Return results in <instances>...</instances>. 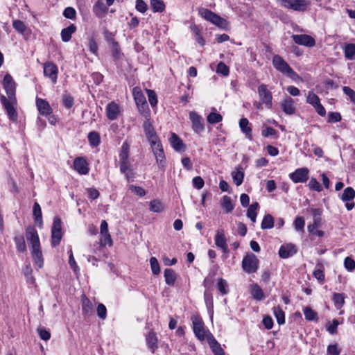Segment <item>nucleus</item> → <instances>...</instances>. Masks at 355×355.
Masks as SVG:
<instances>
[{"mask_svg":"<svg viewBox=\"0 0 355 355\" xmlns=\"http://www.w3.org/2000/svg\"><path fill=\"white\" fill-rule=\"evenodd\" d=\"M307 6L308 2L306 0H293L289 8L295 11H304Z\"/></svg>","mask_w":355,"mask_h":355,"instance_id":"c85d7f7f","label":"nucleus"},{"mask_svg":"<svg viewBox=\"0 0 355 355\" xmlns=\"http://www.w3.org/2000/svg\"><path fill=\"white\" fill-rule=\"evenodd\" d=\"M62 104L67 108H71L73 105V98L69 94H64L62 97Z\"/></svg>","mask_w":355,"mask_h":355,"instance_id":"3c124183","label":"nucleus"},{"mask_svg":"<svg viewBox=\"0 0 355 355\" xmlns=\"http://www.w3.org/2000/svg\"><path fill=\"white\" fill-rule=\"evenodd\" d=\"M36 105L40 114L42 115L47 116L52 112V109L46 100L37 98L36 99Z\"/></svg>","mask_w":355,"mask_h":355,"instance_id":"6ab92c4d","label":"nucleus"},{"mask_svg":"<svg viewBox=\"0 0 355 355\" xmlns=\"http://www.w3.org/2000/svg\"><path fill=\"white\" fill-rule=\"evenodd\" d=\"M133 96L137 105L146 104V98L139 88L133 89Z\"/></svg>","mask_w":355,"mask_h":355,"instance_id":"473e14b6","label":"nucleus"},{"mask_svg":"<svg viewBox=\"0 0 355 355\" xmlns=\"http://www.w3.org/2000/svg\"><path fill=\"white\" fill-rule=\"evenodd\" d=\"M193 329L196 336L200 340H204L205 338V331L204 324L200 318L196 316L192 317Z\"/></svg>","mask_w":355,"mask_h":355,"instance_id":"f8f14e48","label":"nucleus"},{"mask_svg":"<svg viewBox=\"0 0 355 355\" xmlns=\"http://www.w3.org/2000/svg\"><path fill=\"white\" fill-rule=\"evenodd\" d=\"M341 115L339 112H329L328 116L329 123H336L341 120Z\"/></svg>","mask_w":355,"mask_h":355,"instance_id":"338daca9","label":"nucleus"},{"mask_svg":"<svg viewBox=\"0 0 355 355\" xmlns=\"http://www.w3.org/2000/svg\"><path fill=\"white\" fill-rule=\"evenodd\" d=\"M93 310L92 302L85 296H82V312L85 317H88L92 315Z\"/></svg>","mask_w":355,"mask_h":355,"instance_id":"4be33fe9","label":"nucleus"},{"mask_svg":"<svg viewBox=\"0 0 355 355\" xmlns=\"http://www.w3.org/2000/svg\"><path fill=\"white\" fill-rule=\"evenodd\" d=\"M274 226V219L270 214L266 215L261 223V229H271Z\"/></svg>","mask_w":355,"mask_h":355,"instance_id":"ea45409f","label":"nucleus"},{"mask_svg":"<svg viewBox=\"0 0 355 355\" xmlns=\"http://www.w3.org/2000/svg\"><path fill=\"white\" fill-rule=\"evenodd\" d=\"M221 207L225 209L226 213H230L234 209L232 200L230 196H224L221 200Z\"/></svg>","mask_w":355,"mask_h":355,"instance_id":"4c0bfd02","label":"nucleus"},{"mask_svg":"<svg viewBox=\"0 0 355 355\" xmlns=\"http://www.w3.org/2000/svg\"><path fill=\"white\" fill-rule=\"evenodd\" d=\"M310 189L320 192L322 187L315 178H312L308 184Z\"/></svg>","mask_w":355,"mask_h":355,"instance_id":"603ef678","label":"nucleus"},{"mask_svg":"<svg viewBox=\"0 0 355 355\" xmlns=\"http://www.w3.org/2000/svg\"><path fill=\"white\" fill-rule=\"evenodd\" d=\"M15 242L19 252H24L26 251V245L23 236H15Z\"/></svg>","mask_w":355,"mask_h":355,"instance_id":"79ce46f5","label":"nucleus"},{"mask_svg":"<svg viewBox=\"0 0 355 355\" xmlns=\"http://www.w3.org/2000/svg\"><path fill=\"white\" fill-rule=\"evenodd\" d=\"M343 91L345 95L349 96L351 101L355 104V92L352 88L347 86L343 87Z\"/></svg>","mask_w":355,"mask_h":355,"instance_id":"0e129e2a","label":"nucleus"},{"mask_svg":"<svg viewBox=\"0 0 355 355\" xmlns=\"http://www.w3.org/2000/svg\"><path fill=\"white\" fill-rule=\"evenodd\" d=\"M259 260L254 254H247L242 261V268L247 273H254L258 269Z\"/></svg>","mask_w":355,"mask_h":355,"instance_id":"20e7f679","label":"nucleus"},{"mask_svg":"<svg viewBox=\"0 0 355 355\" xmlns=\"http://www.w3.org/2000/svg\"><path fill=\"white\" fill-rule=\"evenodd\" d=\"M129 146L126 142L122 144L121 150L119 154V161L129 160Z\"/></svg>","mask_w":355,"mask_h":355,"instance_id":"49530a36","label":"nucleus"},{"mask_svg":"<svg viewBox=\"0 0 355 355\" xmlns=\"http://www.w3.org/2000/svg\"><path fill=\"white\" fill-rule=\"evenodd\" d=\"M150 264L153 273L155 275H159L160 272V268L157 259L155 257H151L150 259Z\"/></svg>","mask_w":355,"mask_h":355,"instance_id":"8fccbe9b","label":"nucleus"},{"mask_svg":"<svg viewBox=\"0 0 355 355\" xmlns=\"http://www.w3.org/2000/svg\"><path fill=\"white\" fill-rule=\"evenodd\" d=\"M110 46L113 57L116 59H119L121 56V53L118 42H113Z\"/></svg>","mask_w":355,"mask_h":355,"instance_id":"4d7b16f0","label":"nucleus"},{"mask_svg":"<svg viewBox=\"0 0 355 355\" xmlns=\"http://www.w3.org/2000/svg\"><path fill=\"white\" fill-rule=\"evenodd\" d=\"M345 56L348 60H352L355 55V44H347L344 49Z\"/></svg>","mask_w":355,"mask_h":355,"instance_id":"a19ab883","label":"nucleus"},{"mask_svg":"<svg viewBox=\"0 0 355 355\" xmlns=\"http://www.w3.org/2000/svg\"><path fill=\"white\" fill-rule=\"evenodd\" d=\"M58 73V67L53 62H46L44 64V75L51 79L53 84L57 83Z\"/></svg>","mask_w":355,"mask_h":355,"instance_id":"9d476101","label":"nucleus"},{"mask_svg":"<svg viewBox=\"0 0 355 355\" xmlns=\"http://www.w3.org/2000/svg\"><path fill=\"white\" fill-rule=\"evenodd\" d=\"M294 100L291 97H286L282 103L281 107L284 112L286 114H293L295 112Z\"/></svg>","mask_w":355,"mask_h":355,"instance_id":"aec40b11","label":"nucleus"},{"mask_svg":"<svg viewBox=\"0 0 355 355\" xmlns=\"http://www.w3.org/2000/svg\"><path fill=\"white\" fill-rule=\"evenodd\" d=\"M292 38L293 41L299 45L305 46L307 47H313L315 45V40L313 37L306 34L302 35H293Z\"/></svg>","mask_w":355,"mask_h":355,"instance_id":"9b49d317","label":"nucleus"},{"mask_svg":"<svg viewBox=\"0 0 355 355\" xmlns=\"http://www.w3.org/2000/svg\"><path fill=\"white\" fill-rule=\"evenodd\" d=\"M273 313L279 324L285 323V313L280 306H275L273 308Z\"/></svg>","mask_w":355,"mask_h":355,"instance_id":"f704fd0d","label":"nucleus"},{"mask_svg":"<svg viewBox=\"0 0 355 355\" xmlns=\"http://www.w3.org/2000/svg\"><path fill=\"white\" fill-rule=\"evenodd\" d=\"M102 239H101V245H112V240L109 232L101 234Z\"/></svg>","mask_w":355,"mask_h":355,"instance_id":"bf43d9fd","label":"nucleus"},{"mask_svg":"<svg viewBox=\"0 0 355 355\" xmlns=\"http://www.w3.org/2000/svg\"><path fill=\"white\" fill-rule=\"evenodd\" d=\"M309 173V170L307 168H300L290 173L289 178L294 183H304L308 180Z\"/></svg>","mask_w":355,"mask_h":355,"instance_id":"6e6552de","label":"nucleus"},{"mask_svg":"<svg viewBox=\"0 0 355 355\" xmlns=\"http://www.w3.org/2000/svg\"><path fill=\"white\" fill-rule=\"evenodd\" d=\"M156 162L158 164V167L164 170L165 168V163H166V158L164 153V149H159V150H156L155 153H153Z\"/></svg>","mask_w":355,"mask_h":355,"instance_id":"cd10ccee","label":"nucleus"},{"mask_svg":"<svg viewBox=\"0 0 355 355\" xmlns=\"http://www.w3.org/2000/svg\"><path fill=\"white\" fill-rule=\"evenodd\" d=\"M305 221L303 217L297 216L294 221L295 229L297 231H303Z\"/></svg>","mask_w":355,"mask_h":355,"instance_id":"864d4df0","label":"nucleus"},{"mask_svg":"<svg viewBox=\"0 0 355 355\" xmlns=\"http://www.w3.org/2000/svg\"><path fill=\"white\" fill-rule=\"evenodd\" d=\"M304 314L306 320L309 321L318 320V315L311 307L306 306L304 309Z\"/></svg>","mask_w":355,"mask_h":355,"instance_id":"37998d69","label":"nucleus"},{"mask_svg":"<svg viewBox=\"0 0 355 355\" xmlns=\"http://www.w3.org/2000/svg\"><path fill=\"white\" fill-rule=\"evenodd\" d=\"M146 342L148 347L154 352L157 347V338L154 332H149L146 336Z\"/></svg>","mask_w":355,"mask_h":355,"instance_id":"2f4dec72","label":"nucleus"},{"mask_svg":"<svg viewBox=\"0 0 355 355\" xmlns=\"http://www.w3.org/2000/svg\"><path fill=\"white\" fill-rule=\"evenodd\" d=\"M355 191L352 187H347L344 191L341 196L343 201H349L354 198Z\"/></svg>","mask_w":355,"mask_h":355,"instance_id":"58836bf2","label":"nucleus"},{"mask_svg":"<svg viewBox=\"0 0 355 355\" xmlns=\"http://www.w3.org/2000/svg\"><path fill=\"white\" fill-rule=\"evenodd\" d=\"M189 119L191 122L193 130L196 133H200L204 130L203 119L194 111L189 112Z\"/></svg>","mask_w":355,"mask_h":355,"instance_id":"1a4fd4ad","label":"nucleus"},{"mask_svg":"<svg viewBox=\"0 0 355 355\" xmlns=\"http://www.w3.org/2000/svg\"><path fill=\"white\" fill-rule=\"evenodd\" d=\"M295 246L291 243L283 245L279 250V255L281 258L286 259L296 253Z\"/></svg>","mask_w":355,"mask_h":355,"instance_id":"a211bd4d","label":"nucleus"},{"mask_svg":"<svg viewBox=\"0 0 355 355\" xmlns=\"http://www.w3.org/2000/svg\"><path fill=\"white\" fill-rule=\"evenodd\" d=\"M207 122L210 124H216L223 120V116L220 114L212 112L207 117Z\"/></svg>","mask_w":355,"mask_h":355,"instance_id":"c03bdc74","label":"nucleus"},{"mask_svg":"<svg viewBox=\"0 0 355 355\" xmlns=\"http://www.w3.org/2000/svg\"><path fill=\"white\" fill-rule=\"evenodd\" d=\"M306 102L314 107L320 103V101L315 94L312 92H309L306 97Z\"/></svg>","mask_w":355,"mask_h":355,"instance_id":"de8ad7c7","label":"nucleus"},{"mask_svg":"<svg viewBox=\"0 0 355 355\" xmlns=\"http://www.w3.org/2000/svg\"><path fill=\"white\" fill-rule=\"evenodd\" d=\"M217 287H218V289L219 290V291L223 295H225L227 293V284L225 280H224L221 278L219 279L218 284H217Z\"/></svg>","mask_w":355,"mask_h":355,"instance_id":"e2e57ef3","label":"nucleus"},{"mask_svg":"<svg viewBox=\"0 0 355 355\" xmlns=\"http://www.w3.org/2000/svg\"><path fill=\"white\" fill-rule=\"evenodd\" d=\"M76 12L75 9L72 7H67L64 9L63 12V15L64 17L70 19H73L76 17Z\"/></svg>","mask_w":355,"mask_h":355,"instance_id":"13d9d810","label":"nucleus"},{"mask_svg":"<svg viewBox=\"0 0 355 355\" xmlns=\"http://www.w3.org/2000/svg\"><path fill=\"white\" fill-rule=\"evenodd\" d=\"M33 215L35 223L37 224L40 227H41L43 223L42 210L40 205L37 202H35L33 205Z\"/></svg>","mask_w":355,"mask_h":355,"instance_id":"393cba45","label":"nucleus"},{"mask_svg":"<svg viewBox=\"0 0 355 355\" xmlns=\"http://www.w3.org/2000/svg\"><path fill=\"white\" fill-rule=\"evenodd\" d=\"M214 240L216 245L220 248L224 253H227L229 252L223 230H218L216 231Z\"/></svg>","mask_w":355,"mask_h":355,"instance_id":"4468645a","label":"nucleus"},{"mask_svg":"<svg viewBox=\"0 0 355 355\" xmlns=\"http://www.w3.org/2000/svg\"><path fill=\"white\" fill-rule=\"evenodd\" d=\"M232 177L234 184L236 186L241 185L243 182L244 173L241 171H233L232 173Z\"/></svg>","mask_w":355,"mask_h":355,"instance_id":"a18cd8bd","label":"nucleus"},{"mask_svg":"<svg viewBox=\"0 0 355 355\" xmlns=\"http://www.w3.org/2000/svg\"><path fill=\"white\" fill-rule=\"evenodd\" d=\"M259 208V205L258 202L252 203L248 208L247 211V216L250 218V220L254 223L256 222L257 218V210Z\"/></svg>","mask_w":355,"mask_h":355,"instance_id":"c9c22d12","label":"nucleus"},{"mask_svg":"<svg viewBox=\"0 0 355 355\" xmlns=\"http://www.w3.org/2000/svg\"><path fill=\"white\" fill-rule=\"evenodd\" d=\"M345 295L343 293H334L332 300L337 309H341L345 304Z\"/></svg>","mask_w":355,"mask_h":355,"instance_id":"e433bc0d","label":"nucleus"},{"mask_svg":"<svg viewBox=\"0 0 355 355\" xmlns=\"http://www.w3.org/2000/svg\"><path fill=\"white\" fill-rule=\"evenodd\" d=\"M250 293L257 300H262L264 298V294L261 288L257 284H254L250 286Z\"/></svg>","mask_w":355,"mask_h":355,"instance_id":"a878e982","label":"nucleus"},{"mask_svg":"<svg viewBox=\"0 0 355 355\" xmlns=\"http://www.w3.org/2000/svg\"><path fill=\"white\" fill-rule=\"evenodd\" d=\"M143 128H144L145 135L147 137L149 143L155 144L156 139H158L159 137H158L151 122L148 119H146L144 122Z\"/></svg>","mask_w":355,"mask_h":355,"instance_id":"ddd939ff","label":"nucleus"},{"mask_svg":"<svg viewBox=\"0 0 355 355\" xmlns=\"http://www.w3.org/2000/svg\"><path fill=\"white\" fill-rule=\"evenodd\" d=\"M97 315L101 319H105L107 315V309L104 304H99L97 306Z\"/></svg>","mask_w":355,"mask_h":355,"instance_id":"69168bd1","label":"nucleus"},{"mask_svg":"<svg viewBox=\"0 0 355 355\" xmlns=\"http://www.w3.org/2000/svg\"><path fill=\"white\" fill-rule=\"evenodd\" d=\"M61 224L60 218L58 216L55 217L51 229V245L53 247L57 246L62 239V234Z\"/></svg>","mask_w":355,"mask_h":355,"instance_id":"39448f33","label":"nucleus"},{"mask_svg":"<svg viewBox=\"0 0 355 355\" xmlns=\"http://www.w3.org/2000/svg\"><path fill=\"white\" fill-rule=\"evenodd\" d=\"M344 264L349 271H352L355 268V261L350 257H347L345 259Z\"/></svg>","mask_w":355,"mask_h":355,"instance_id":"774afa93","label":"nucleus"},{"mask_svg":"<svg viewBox=\"0 0 355 355\" xmlns=\"http://www.w3.org/2000/svg\"><path fill=\"white\" fill-rule=\"evenodd\" d=\"M88 141L92 147H96L101 143L100 135L97 132L92 131L88 134Z\"/></svg>","mask_w":355,"mask_h":355,"instance_id":"72a5a7b5","label":"nucleus"},{"mask_svg":"<svg viewBox=\"0 0 355 355\" xmlns=\"http://www.w3.org/2000/svg\"><path fill=\"white\" fill-rule=\"evenodd\" d=\"M209 345L214 355H225V352L220 345L215 339L212 334H209L207 337Z\"/></svg>","mask_w":355,"mask_h":355,"instance_id":"f3484780","label":"nucleus"},{"mask_svg":"<svg viewBox=\"0 0 355 355\" xmlns=\"http://www.w3.org/2000/svg\"><path fill=\"white\" fill-rule=\"evenodd\" d=\"M164 209L162 203L157 200H152L150 202V210L154 212H161Z\"/></svg>","mask_w":355,"mask_h":355,"instance_id":"09e8293b","label":"nucleus"},{"mask_svg":"<svg viewBox=\"0 0 355 355\" xmlns=\"http://www.w3.org/2000/svg\"><path fill=\"white\" fill-rule=\"evenodd\" d=\"M249 121L246 118H242L239 121V126L245 136L251 139H252V128L248 126Z\"/></svg>","mask_w":355,"mask_h":355,"instance_id":"bb28decb","label":"nucleus"},{"mask_svg":"<svg viewBox=\"0 0 355 355\" xmlns=\"http://www.w3.org/2000/svg\"><path fill=\"white\" fill-rule=\"evenodd\" d=\"M26 238L31 250V256L34 263L41 268L44 264L43 255L37 230L29 226L26 230Z\"/></svg>","mask_w":355,"mask_h":355,"instance_id":"f03ea898","label":"nucleus"},{"mask_svg":"<svg viewBox=\"0 0 355 355\" xmlns=\"http://www.w3.org/2000/svg\"><path fill=\"white\" fill-rule=\"evenodd\" d=\"M3 87L8 98L1 94L0 96V101L6 110L8 118L12 121H16L17 120V113L15 108V105L17 104L15 96L16 84L10 74L7 73L4 76Z\"/></svg>","mask_w":355,"mask_h":355,"instance_id":"f257e3e1","label":"nucleus"},{"mask_svg":"<svg viewBox=\"0 0 355 355\" xmlns=\"http://www.w3.org/2000/svg\"><path fill=\"white\" fill-rule=\"evenodd\" d=\"M216 72L218 73H221L223 76H227L229 74L230 69L225 63L220 62L217 65Z\"/></svg>","mask_w":355,"mask_h":355,"instance_id":"6e6d98bb","label":"nucleus"},{"mask_svg":"<svg viewBox=\"0 0 355 355\" xmlns=\"http://www.w3.org/2000/svg\"><path fill=\"white\" fill-rule=\"evenodd\" d=\"M258 94L259 100L263 103L266 107L270 109L272 107V96L271 92L267 89V86L261 84L258 87Z\"/></svg>","mask_w":355,"mask_h":355,"instance_id":"0eeeda50","label":"nucleus"},{"mask_svg":"<svg viewBox=\"0 0 355 355\" xmlns=\"http://www.w3.org/2000/svg\"><path fill=\"white\" fill-rule=\"evenodd\" d=\"M150 6L153 12H162L165 10V4L162 0H150Z\"/></svg>","mask_w":355,"mask_h":355,"instance_id":"7c9ffc66","label":"nucleus"},{"mask_svg":"<svg viewBox=\"0 0 355 355\" xmlns=\"http://www.w3.org/2000/svg\"><path fill=\"white\" fill-rule=\"evenodd\" d=\"M147 94L148 98V101L151 106L155 107L157 104V99L156 93L151 89H147Z\"/></svg>","mask_w":355,"mask_h":355,"instance_id":"5fc2aeb1","label":"nucleus"},{"mask_svg":"<svg viewBox=\"0 0 355 355\" xmlns=\"http://www.w3.org/2000/svg\"><path fill=\"white\" fill-rule=\"evenodd\" d=\"M108 7L104 0H98L93 6V12L98 18H103L107 14Z\"/></svg>","mask_w":355,"mask_h":355,"instance_id":"dca6fc26","label":"nucleus"},{"mask_svg":"<svg viewBox=\"0 0 355 355\" xmlns=\"http://www.w3.org/2000/svg\"><path fill=\"white\" fill-rule=\"evenodd\" d=\"M198 14L205 20L211 22V24L216 25L220 28H222L223 30L227 29V21L225 19L218 15L217 14L211 11L210 10L205 8H199Z\"/></svg>","mask_w":355,"mask_h":355,"instance_id":"7ed1b4c3","label":"nucleus"},{"mask_svg":"<svg viewBox=\"0 0 355 355\" xmlns=\"http://www.w3.org/2000/svg\"><path fill=\"white\" fill-rule=\"evenodd\" d=\"M135 8L139 12L144 13L148 9V6L144 0H137Z\"/></svg>","mask_w":355,"mask_h":355,"instance_id":"052dcab7","label":"nucleus"},{"mask_svg":"<svg viewBox=\"0 0 355 355\" xmlns=\"http://www.w3.org/2000/svg\"><path fill=\"white\" fill-rule=\"evenodd\" d=\"M13 28L18 32L23 33L26 30L24 23L20 20H15L12 23Z\"/></svg>","mask_w":355,"mask_h":355,"instance_id":"680f3d73","label":"nucleus"},{"mask_svg":"<svg viewBox=\"0 0 355 355\" xmlns=\"http://www.w3.org/2000/svg\"><path fill=\"white\" fill-rule=\"evenodd\" d=\"M76 31V26L74 24H71L67 28H64L61 31V38L64 42H69L73 33Z\"/></svg>","mask_w":355,"mask_h":355,"instance_id":"5701e85b","label":"nucleus"},{"mask_svg":"<svg viewBox=\"0 0 355 355\" xmlns=\"http://www.w3.org/2000/svg\"><path fill=\"white\" fill-rule=\"evenodd\" d=\"M119 112V106L114 102L109 103L106 107L107 116L110 120H115Z\"/></svg>","mask_w":355,"mask_h":355,"instance_id":"412c9836","label":"nucleus"},{"mask_svg":"<svg viewBox=\"0 0 355 355\" xmlns=\"http://www.w3.org/2000/svg\"><path fill=\"white\" fill-rule=\"evenodd\" d=\"M74 169L81 175H86L89 173V168L86 160L83 157H76L73 161Z\"/></svg>","mask_w":355,"mask_h":355,"instance_id":"2eb2a0df","label":"nucleus"},{"mask_svg":"<svg viewBox=\"0 0 355 355\" xmlns=\"http://www.w3.org/2000/svg\"><path fill=\"white\" fill-rule=\"evenodd\" d=\"M164 276L166 284L169 286L174 285L176 280V275L173 270L170 268L165 269L164 272Z\"/></svg>","mask_w":355,"mask_h":355,"instance_id":"c756f323","label":"nucleus"},{"mask_svg":"<svg viewBox=\"0 0 355 355\" xmlns=\"http://www.w3.org/2000/svg\"><path fill=\"white\" fill-rule=\"evenodd\" d=\"M272 64L274 67L282 73L291 76L294 73L293 70L287 64V62L279 55H274L272 58Z\"/></svg>","mask_w":355,"mask_h":355,"instance_id":"423d86ee","label":"nucleus"},{"mask_svg":"<svg viewBox=\"0 0 355 355\" xmlns=\"http://www.w3.org/2000/svg\"><path fill=\"white\" fill-rule=\"evenodd\" d=\"M170 143L171 146L177 151H182L184 150L185 146L182 141L175 133L172 134L170 138Z\"/></svg>","mask_w":355,"mask_h":355,"instance_id":"b1692460","label":"nucleus"}]
</instances>
